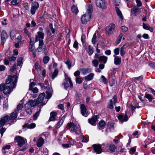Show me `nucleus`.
I'll return each mask as SVG.
<instances>
[{
  "mask_svg": "<svg viewBox=\"0 0 155 155\" xmlns=\"http://www.w3.org/2000/svg\"><path fill=\"white\" fill-rule=\"evenodd\" d=\"M23 108V106L22 104H19L18 105L16 108L17 110H15L10 115V124H13L16 121L17 115V111L21 110Z\"/></svg>",
  "mask_w": 155,
  "mask_h": 155,
  "instance_id": "obj_1",
  "label": "nucleus"
},
{
  "mask_svg": "<svg viewBox=\"0 0 155 155\" xmlns=\"http://www.w3.org/2000/svg\"><path fill=\"white\" fill-rule=\"evenodd\" d=\"M92 10H87V12L82 16L81 20L83 24L86 23L90 19Z\"/></svg>",
  "mask_w": 155,
  "mask_h": 155,
  "instance_id": "obj_2",
  "label": "nucleus"
},
{
  "mask_svg": "<svg viewBox=\"0 0 155 155\" xmlns=\"http://www.w3.org/2000/svg\"><path fill=\"white\" fill-rule=\"evenodd\" d=\"M22 39L21 35H19L15 38V40L13 42V47L15 48H19L21 43L24 42V40H22Z\"/></svg>",
  "mask_w": 155,
  "mask_h": 155,
  "instance_id": "obj_3",
  "label": "nucleus"
},
{
  "mask_svg": "<svg viewBox=\"0 0 155 155\" xmlns=\"http://www.w3.org/2000/svg\"><path fill=\"white\" fill-rule=\"evenodd\" d=\"M34 38H31L30 41L29 45V48L30 51L32 52L33 55L34 57L36 56V50L35 49V47L34 45Z\"/></svg>",
  "mask_w": 155,
  "mask_h": 155,
  "instance_id": "obj_4",
  "label": "nucleus"
},
{
  "mask_svg": "<svg viewBox=\"0 0 155 155\" xmlns=\"http://www.w3.org/2000/svg\"><path fill=\"white\" fill-rule=\"evenodd\" d=\"M17 79L18 77L17 75H14L12 77H10V92L12 91V89L15 87Z\"/></svg>",
  "mask_w": 155,
  "mask_h": 155,
  "instance_id": "obj_5",
  "label": "nucleus"
},
{
  "mask_svg": "<svg viewBox=\"0 0 155 155\" xmlns=\"http://www.w3.org/2000/svg\"><path fill=\"white\" fill-rule=\"evenodd\" d=\"M0 91H3L5 94H8L10 93V87L9 86H6L5 83H2L0 84Z\"/></svg>",
  "mask_w": 155,
  "mask_h": 155,
  "instance_id": "obj_6",
  "label": "nucleus"
},
{
  "mask_svg": "<svg viewBox=\"0 0 155 155\" xmlns=\"http://www.w3.org/2000/svg\"><path fill=\"white\" fill-rule=\"evenodd\" d=\"M115 25L113 23L110 24L106 28V32L109 35L112 34L115 31Z\"/></svg>",
  "mask_w": 155,
  "mask_h": 155,
  "instance_id": "obj_7",
  "label": "nucleus"
},
{
  "mask_svg": "<svg viewBox=\"0 0 155 155\" xmlns=\"http://www.w3.org/2000/svg\"><path fill=\"white\" fill-rule=\"evenodd\" d=\"M46 137L45 135L43 134H41L39 135L37 142V145L38 147H41L44 142V137Z\"/></svg>",
  "mask_w": 155,
  "mask_h": 155,
  "instance_id": "obj_8",
  "label": "nucleus"
},
{
  "mask_svg": "<svg viewBox=\"0 0 155 155\" xmlns=\"http://www.w3.org/2000/svg\"><path fill=\"white\" fill-rule=\"evenodd\" d=\"M68 82L70 84V87H72L73 85L71 78L65 75V82L63 83V84L64 85V87L65 89L67 88L69 86Z\"/></svg>",
  "mask_w": 155,
  "mask_h": 155,
  "instance_id": "obj_9",
  "label": "nucleus"
},
{
  "mask_svg": "<svg viewBox=\"0 0 155 155\" xmlns=\"http://www.w3.org/2000/svg\"><path fill=\"white\" fill-rule=\"evenodd\" d=\"M46 49L45 45L44 44L43 40L39 42V46L37 48L38 52L42 53L44 52Z\"/></svg>",
  "mask_w": 155,
  "mask_h": 155,
  "instance_id": "obj_10",
  "label": "nucleus"
},
{
  "mask_svg": "<svg viewBox=\"0 0 155 155\" xmlns=\"http://www.w3.org/2000/svg\"><path fill=\"white\" fill-rule=\"evenodd\" d=\"M93 146L94 150L96 152L97 154H100L103 152L102 149H103L104 147H101L100 144H94Z\"/></svg>",
  "mask_w": 155,
  "mask_h": 155,
  "instance_id": "obj_11",
  "label": "nucleus"
},
{
  "mask_svg": "<svg viewBox=\"0 0 155 155\" xmlns=\"http://www.w3.org/2000/svg\"><path fill=\"white\" fill-rule=\"evenodd\" d=\"M15 141L18 143V146L21 147L25 143V141L23 138L20 136H17L15 138Z\"/></svg>",
  "mask_w": 155,
  "mask_h": 155,
  "instance_id": "obj_12",
  "label": "nucleus"
},
{
  "mask_svg": "<svg viewBox=\"0 0 155 155\" xmlns=\"http://www.w3.org/2000/svg\"><path fill=\"white\" fill-rule=\"evenodd\" d=\"M68 126L70 128H71V131L77 133L80 131L79 126H76L73 123H71L68 124Z\"/></svg>",
  "mask_w": 155,
  "mask_h": 155,
  "instance_id": "obj_13",
  "label": "nucleus"
},
{
  "mask_svg": "<svg viewBox=\"0 0 155 155\" xmlns=\"http://www.w3.org/2000/svg\"><path fill=\"white\" fill-rule=\"evenodd\" d=\"M96 4L97 7L102 9H105L106 8V4L102 0H96Z\"/></svg>",
  "mask_w": 155,
  "mask_h": 155,
  "instance_id": "obj_14",
  "label": "nucleus"
},
{
  "mask_svg": "<svg viewBox=\"0 0 155 155\" xmlns=\"http://www.w3.org/2000/svg\"><path fill=\"white\" fill-rule=\"evenodd\" d=\"M80 109L81 114L85 117H87L88 115V112L84 104H81L80 105Z\"/></svg>",
  "mask_w": 155,
  "mask_h": 155,
  "instance_id": "obj_15",
  "label": "nucleus"
},
{
  "mask_svg": "<svg viewBox=\"0 0 155 155\" xmlns=\"http://www.w3.org/2000/svg\"><path fill=\"white\" fill-rule=\"evenodd\" d=\"M44 34L43 33L38 31L36 35L35 41L37 42L41 40H43L42 39L44 38Z\"/></svg>",
  "mask_w": 155,
  "mask_h": 155,
  "instance_id": "obj_16",
  "label": "nucleus"
},
{
  "mask_svg": "<svg viewBox=\"0 0 155 155\" xmlns=\"http://www.w3.org/2000/svg\"><path fill=\"white\" fill-rule=\"evenodd\" d=\"M9 116L8 115L5 116L0 120V127L3 126L7 121L9 118Z\"/></svg>",
  "mask_w": 155,
  "mask_h": 155,
  "instance_id": "obj_17",
  "label": "nucleus"
},
{
  "mask_svg": "<svg viewBox=\"0 0 155 155\" xmlns=\"http://www.w3.org/2000/svg\"><path fill=\"white\" fill-rule=\"evenodd\" d=\"M114 58V64L117 65H118L120 64L121 63V59L120 57L116 56L115 55H113Z\"/></svg>",
  "mask_w": 155,
  "mask_h": 155,
  "instance_id": "obj_18",
  "label": "nucleus"
},
{
  "mask_svg": "<svg viewBox=\"0 0 155 155\" xmlns=\"http://www.w3.org/2000/svg\"><path fill=\"white\" fill-rule=\"evenodd\" d=\"M39 104L36 100H30L27 103V104L31 107H34Z\"/></svg>",
  "mask_w": 155,
  "mask_h": 155,
  "instance_id": "obj_19",
  "label": "nucleus"
},
{
  "mask_svg": "<svg viewBox=\"0 0 155 155\" xmlns=\"http://www.w3.org/2000/svg\"><path fill=\"white\" fill-rule=\"evenodd\" d=\"M45 96V94L44 93H41L39 95L36 100L38 103H41L43 101Z\"/></svg>",
  "mask_w": 155,
  "mask_h": 155,
  "instance_id": "obj_20",
  "label": "nucleus"
},
{
  "mask_svg": "<svg viewBox=\"0 0 155 155\" xmlns=\"http://www.w3.org/2000/svg\"><path fill=\"white\" fill-rule=\"evenodd\" d=\"M52 91V90L51 87H49L47 89V91H46V93L47 94V96H46L45 98L47 99H49L52 96L51 92Z\"/></svg>",
  "mask_w": 155,
  "mask_h": 155,
  "instance_id": "obj_21",
  "label": "nucleus"
},
{
  "mask_svg": "<svg viewBox=\"0 0 155 155\" xmlns=\"http://www.w3.org/2000/svg\"><path fill=\"white\" fill-rule=\"evenodd\" d=\"M97 116L95 115L93 116L91 118L88 119V122L91 125H94L95 123L97 121Z\"/></svg>",
  "mask_w": 155,
  "mask_h": 155,
  "instance_id": "obj_22",
  "label": "nucleus"
},
{
  "mask_svg": "<svg viewBox=\"0 0 155 155\" xmlns=\"http://www.w3.org/2000/svg\"><path fill=\"white\" fill-rule=\"evenodd\" d=\"M81 71L84 75H86L89 73L91 72L92 70L90 68H83L81 69Z\"/></svg>",
  "mask_w": 155,
  "mask_h": 155,
  "instance_id": "obj_23",
  "label": "nucleus"
},
{
  "mask_svg": "<svg viewBox=\"0 0 155 155\" xmlns=\"http://www.w3.org/2000/svg\"><path fill=\"white\" fill-rule=\"evenodd\" d=\"M143 27L144 29L148 30L151 32H152L153 31L152 27H150L148 24L144 23H143Z\"/></svg>",
  "mask_w": 155,
  "mask_h": 155,
  "instance_id": "obj_24",
  "label": "nucleus"
},
{
  "mask_svg": "<svg viewBox=\"0 0 155 155\" xmlns=\"http://www.w3.org/2000/svg\"><path fill=\"white\" fill-rule=\"evenodd\" d=\"M57 114L56 112H52L50 113V117L49 120L51 121L55 120V117Z\"/></svg>",
  "mask_w": 155,
  "mask_h": 155,
  "instance_id": "obj_25",
  "label": "nucleus"
},
{
  "mask_svg": "<svg viewBox=\"0 0 155 155\" xmlns=\"http://www.w3.org/2000/svg\"><path fill=\"white\" fill-rule=\"evenodd\" d=\"M65 118V116H64L62 117L61 120L58 123L56 126V127L57 128H59L60 126L63 124Z\"/></svg>",
  "mask_w": 155,
  "mask_h": 155,
  "instance_id": "obj_26",
  "label": "nucleus"
},
{
  "mask_svg": "<svg viewBox=\"0 0 155 155\" xmlns=\"http://www.w3.org/2000/svg\"><path fill=\"white\" fill-rule=\"evenodd\" d=\"M94 74L93 73H90L84 78L86 81H90L92 80L94 77Z\"/></svg>",
  "mask_w": 155,
  "mask_h": 155,
  "instance_id": "obj_27",
  "label": "nucleus"
},
{
  "mask_svg": "<svg viewBox=\"0 0 155 155\" xmlns=\"http://www.w3.org/2000/svg\"><path fill=\"white\" fill-rule=\"evenodd\" d=\"M107 59V57L104 56H101L99 58V60L103 62L104 63H106Z\"/></svg>",
  "mask_w": 155,
  "mask_h": 155,
  "instance_id": "obj_28",
  "label": "nucleus"
},
{
  "mask_svg": "<svg viewBox=\"0 0 155 155\" xmlns=\"http://www.w3.org/2000/svg\"><path fill=\"white\" fill-rule=\"evenodd\" d=\"M39 7V4L38 2H34L32 4L31 6V10H35L37 9Z\"/></svg>",
  "mask_w": 155,
  "mask_h": 155,
  "instance_id": "obj_29",
  "label": "nucleus"
},
{
  "mask_svg": "<svg viewBox=\"0 0 155 155\" xmlns=\"http://www.w3.org/2000/svg\"><path fill=\"white\" fill-rule=\"evenodd\" d=\"M16 32L14 30H12L10 32V38L13 40L16 36Z\"/></svg>",
  "mask_w": 155,
  "mask_h": 155,
  "instance_id": "obj_30",
  "label": "nucleus"
},
{
  "mask_svg": "<svg viewBox=\"0 0 155 155\" xmlns=\"http://www.w3.org/2000/svg\"><path fill=\"white\" fill-rule=\"evenodd\" d=\"M105 123L104 121H100L99 123V128L100 130L102 129L105 126Z\"/></svg>",
  "mask_w": 155,
  "mask_h": 155,
  "instance_id": "obj_31",
  "label": "nucleus"
},
{
  "mask_svg": "<svg viewBox=\"0 0 155 155\" xmlns=\"http://www.w3.org/2000/svg\"><path fill=\"white\" fill-rule=\"evenodd\" d=\"M125 44L124 45L120 48V54L121 56H124L125 54V52L124 49L125 48Z\"/></svg>",
  "mask_w": 155,
  "mask_h": 155,
  "instance_id": "obj_32",
  "label": "nucleus"
},
{
  "mask_svg": "<svg viewBox=\"0 0 155 155\" xmlns=\"http://www.w3.org/2000/svg\"><path fill=\"white\" fill-rule=\"evenodd\" d=\"M115 5L116 6L115 8L116 10H119V5L120 3V0H114Z\"/></svg>",
  "mask_w": 155,
  "mask_h": 155,
  "instance_id": "obj_33",
  "label": "nucleus"
},
{
  "mask_svg": "<svg viewBox=\"0 0 155 155\" xmlns=\"http://www.w3.org/2000/svg\"><path fill=\"white\" fill-rule=\"evenodd\" d=\"M123 35V34L122 33H121L120 34L118 39L115 42L116 44H118L121 41Z\"/></svg>",
  "mask_w": 155,
  "mask_h": 155,
  "instance_id": "obj_34",
  "label": "nucleus"
},
{
  "mask_svg": "<svg viewBox=\"0 0 155 155\" xmlns=\"http://www.w3.org/2000/svg\"><path fill=\"white\" fill-rule=\"evenodd\" d=\"M41 110V109H40L39 111H38L36 113H35V114H34L33 116V120H36L37 119L38 117L39 116L40 114Z\"/></svg>",
  "mask_w": 155,
  "mask_h": 155,
  "instance_id": "obj_35",
  "label": "nucleus"
},
{
  "mask_svg": "<svg viewBox=\"0 0 155 155\" xmlns=\"http://www.w3.org/2000/svg\"><path fill=\"white\" fill-rule=\"evenodd\" d=\"M100 81L101 82L104 84H106L107 83V79L103 75L101 76V78L100 79Z\"/></svg>",
  "mask_w": 155,
  "mask_h": 155,
  "instance_id": "obj_36",
  "label": "nucleus"
},
{
  "mask_svg": "<svg viewBox=\"0 0 155 155\" xmlns=\"http://www.w3.org/2000/svg\"><path fill=\"white\" fill-rule=\"evenodd\" d=\"M58 73V70L57 69H55L52 76V78L53 79H54V78L57 77Z\"/></svg>",
  "mask_w": 155,
  "mask_h": 155,
  "instance_id": "obj_37",
  "label": "nucleus"
},
{
  "mask_svg": "<svg viewBox=\"0 0 155 155\" xmlns=\"http://www.w3.org/2000/svg\"><path fill=\"white\" fill-rule=\"evenodd\" d=\"M10 149V146L9 145H6L5 147H4L2 148V150H4L3 151L4 154H5L7 152H8V151H7L6 150H8Z\"/></svg>",
  "mask_w": 155,
  "mask_h": 155,
  "instance_id": "obj_38",
  "label": "nucleus"
},
{
  "mask_svg": "<svg viewBox=\"0 0 155 155\" xmlns=\"http://www.w3.org/2000/svg\"><path fill=\"white\" fill-rule=\"evenodd\" d=\"M116 149L115 146L114 145H111L109 146V150L111 152H114Z\"/></svg>",
  "mask_w": 155,
  "mask_h": 155,
  "instance_id": "obj_39",
  "label": "nucleus"
},
{
  "mask_svg": "<svg viewBox=\"0 0 155 155\" xmlns=\"http://www.w3.org/2000/svg\"><path fill=\"white\" fill-rule=\"evenodd\" d=\"M117 13V15L119 16V18L121 20H122L123 19V16L122 15V13L120 11V10H116Z\"/></svg>",
  "mask_w": 155,
  "mask_h": 155,
  "instance_id": "obj_40",
  "label": "nucleus"
},
{
  "mask_svg": "<svg viewBox=\"0 0 155 155\" xmlns=\"http://www.w3.org/2000/svg\"><path fill=\"white\" fill-rule=\"evenodd\" d=\"M120 29L122 32H125L128 30V28L125 26H123L120 27Z\"/></svg>",
  "mask_w": 155,
  "mask_h": 155,
  "instance_id": "obj_41",
  "label": "nucleus"
},
{
  "mask_svg": "<svg viewBox=\"0 0 155 155\" xmlns=\"http://www.w3.org/2000/svg\"><path fill=\"white\" fill-rule=\"evenodd\" d=\"M107 108L110 109H112L113 108V102L112 100H110L109 101V103L107 106Z\"/></svg>",
  "mask_w": 155,
  "mask_h": 155,
  "instance_id": "obj_42",
  "label": "nucleus"
},
{
  "mask_svg": "<svg viewBox=\"0 0 155 155\" xmlns=\"http://www.w3.org/2000/svg\"><path fill=\"white\" fill-rule=\"evenodd\" d=\"M49 60V58L48 56H45L43 59V61L44 64L47 63Z\"/></svg>",
  "mask_w": 155,
  "mask_h": 155,
  "instance_id": "obj_43",
  "label": "nucleus"
},
{
  "mask_svg": "<svg viewBox=\"0 0 155 155\" xmlns=\"http://www.w3.org/2000/svg\"><path fill=\"white\" fill-rule=\"evenodd\" d=\"M96 33L95 32L94 34L93 38L92 39V43L93 44H95L96 42Z\"/></svg>",
  "mask_w": 155,
  "mask_h": 155,
  "instance_id": "obj_44",
  "label": "nucleus"
},
{
  "mask_svg": "<svg viewBox=\"0 0 155 155\" xmlns=\"http://www.w3.org/2000/svg\"><path fill=\"white\" fill-rule=\"evenodd\" d=\"M92 63L93 64L94 66L95 67H97L98 65V61L96 59H94L92 61Z\"/></svg>",
  "mask_w": 155,
  "mask_h": 155,
  "instance_id": "obj_45",
  "label": "nucleus"
},
{
  "mask_svg": "<svg viewBox=\"0 0 155 155\" xmlns=\"http://www.w3.org/2000/svg\"><path fill=\"white\" fill-rule=\"evenodd\" d=\"M65 64L67 65L68 69H70L71 67V63L70 61L68 59Z\"/></svg>",
  "mask_w": 155,
  "mask_h": 155,
  "instance_id": "obj_46",
  "label": "nucleus"
},
{
  "mask_svg": "<svg viewBox=\"0 0 155 155\" xmlns=\"http://www.w3.org/2000/svg\"><path fill=\"white\" fill-rule=\"evenodd\" d=\"M22 58L21 57L19 58L17 60V65H20L22 63Z\"/></svg>",
  "mask_w": 155,
  "mask_h": 155,
  "instance_id": "obj_47",
  "label": "nucleus"
},
{
  "mask_svg": "<svg viewBox=\"0 0 155 155\" xmlns=\"http://www.w3.org/2000/svg\"><path fill=\"white\" fill-rule=\"evenodd\" d=\"M88 49L89 51L88 52V54L90 55L92 54L93 52V48L91 46H89L88 47Z\"/></svg>",
  "mask_w": 155,
  "mask_h": 155,
  "instance_id": "obj_48",
  "label": "nucleus"
},
{
  "mask_svg": "<svg viewBox=\"0 0 155 155\" xmlns=\"http://www.w3.org/2000/svg\"><path fill=\"white\" fill-rule=\"evenodd\" d=\"M2 38H5L7 37V35L6 33L4 31H3L1 35Z\"/></svg>",
  "mask_w": 155,
  "mask_h": 155,
  "instance_id": "obj_49",
  "label": "nucleus"
},
{
  "mask_svg": "<svg viewBox=\"0 0 155 155\" xmlns=\"http://www.w3.org/2000/svg\"><path fill=\"white\" fill-rule=\"evenodd\" d=\"M128 119V117L127 115L125 114L124 116L123 120H121V123H123L124 121H126Z\"/></svg>",
  "mask_w": 155,
  "mask_h": 155,
  "instance_id": "obj_50",
  "label": "nucleus"
},
{
  "mask_svg": "<svg viewBox=\"0 0 155 155\" xmlns=\"http://www.w3.org/2000/svg\"><path fill=\"white\" fill-rule=\"evenodd\" d=\"M10 83V75H8L7 78L6 79L5 81V84L6 85L9 84Z\"/></svg>",
  "mask_w": 155,
  "mask_h": 155,
  "instance_id": "obj_51",
  "label": "nucleus"
},
{
  "mask_svg": "<svg viewBox=\"0 0 155 155\" xmlns=\"http://www.w3.org/2000/svg\"><path fill=\"white\" fill-rule=\"evenodd\" d=\"M114 53L115 54L117 55L119 54L120 52V49L119 48H116L114 50Z\"/></svg>",
  "mask_w": 155,
  "mask_h": 155,
  "instance_id": "obj_52",
  "label": "nucleus"
},
{
  "mask_svg": "<svg viewBox=\"0 0 155 155\" xmlns=\"http://www.w3.org/2000/svg\"><path fill=\"white\" fill-rule=\"evenodd\" d=\"M146 97L150 101L152 100L153 99V98L149 94H146L145 95Z\"/></svg>",
  "mask_w": 155,
  "mask_h": 155,
  "instance_id": "obj_53",
  "label": "nucleus"
},
{
  "mask_svg": "<svg viewBox=\"0 0 155 155\" xmlns=\"http://www.w3.org/2000/svg\"><path fill=\"white\" fill-rule=\"evenodd\" d=\"M36 124L34 123H32L30 124L29 125L28 128L30 129H32L35 127Z\"/></svg>",
  "mask_w": 155,
  "mask_h": 155,
  "instance_id": "obj_54",
  "label": "nucleus"
},
{
  "mask_svg": "<svg viewBox=\"0 0 155 155\" xmlns=\"http://www.w3.org/2000/svg\"><path fill=\"white\" fill-rule=\"evenodd\" d=\"M136 2L137 6L140 7L142 5V4L140 0H136Z\"/></svg>",
  "mask_w": 155,
  "mask_h": 155,
  "instance_id": "obj_55",
  "label": "nucleus"
},
{
  "mask_svg": "<svg viewBox=\"0 0 155 155\" xmlns=\"http://www.w3.org/2000/svg\"><path fill=\"white\" fill-rule=\"evenodd\" d=\"M13 54L14 55L16 56L18 55V51L17 49H14L13 51Z\"/></svg>",
  "mask_w": 155,
  "mask_h": 155,
  "instance_id": "obj_56",
  "label": "nucleus"
},
{
  "mask_svg": "<svg viewBox=\"0 0 155 155\" xmlns=\"http://www.w3.org/2000/svg\"><path fill=\"white\" fill-rule=\"evenodd\" d=\"M35 85V84L34 83V82H31L29 84V90H31L33 88V87H34Z\"/></svg>",
  "mask_w": 155,
  "mask_h": 155,
  "instance_id": "obj_57",
  "label": "nucleus"
},
{
  "mask_svg": "<svg viewBox=\"0 0 155 155\" xmlns=\"http://www.w3.org/2000/svg\"><path fill=\"white\" fill-rule=\"evenodd\" d=\"M5 128L2 127L0 130V133L1 134V136L3 135V133L5 132Z\"/></svg>",
  "mask_w": 155,
  "mask_h": 155,
  "instance_id": "obj_58",
  "label": "nucleus"
},
{
  "mask_svg": "<svg viewBox=\"0 0 155 155\" xmlns=\"http://www.w3.org/2000/svg\"><path fill=\"white\" fill-rule=\"evenodd\" d=\"M113 99L114 100V104L115 106H116V103L117 102V96L116 95H114L113 97Z\"/></svg>",
  "mask_w": 155,
  "mask_h": 155,
  "instance_id": "obj_59",
  "label": "nucleus"
},
{
  "mask_svg": "<svg viewBox=\"0 0 155 155\" xmlns=\"http://www.w3.org/2000/svg\"><path fill=\"white\" fill-rule=\"evenodd\" d=\"M11 4L13 5H17L18 4V0H13L11 2Z\"/></svg>",
  "mask_w": 155,
  "mask_h": 155,
  "instance_id": "obj_60",
  "label": "nucleus"
},
{
  "mask_svg": "<svg viewBox=\"0 0 155 155\" xmlns=\"http://www.w3.org/2000/svg\"><path fill=\"white\" fill-rule=\"evenodd\" d=\"M76 81L77 83H78L79 84H80L82 82V81L81 79L78 77H77L76 78Z\"/></svg>",
  "mask_w": 155,
  "mask_h": 155,
  "instance_id": "obj_61",
  "label": "nucleus"
},
{
  "mask_svg": "<svg viewBox=\"0 0 155 155\" xmlns=\"http://www.w3.org/2000/svg\"><path fill=\"white\" fill-rule=\"evenodd\" d=\"M16 58V56H12L10 57V62H13L14 61Z\"/></svg>",
  "mask_w": 155,
  "mask_h": 155,
  "instance_id": "obj_62",
  "label": "nucleus"
},
{
  "mask_svg": "<svg viewBox=\"0 0 155 155\" xmlns=\"http://www.w3.org/2000/svg\"><path fill=\"white\" fill-rule=\"evenodd\" d=\"M73 47L76 49H77L78 47V43L77 41H75L73 44Z\"/></svg>",
  "mask_w": 155,
  "mask_h": 155,
  "instance_id": "obj_63",
  "label": "nucleus"
},
{
  "mask_svg": "<svg viewBox=\"0 0 155 155\" xmlns=\"http://www.w3.org/2000/svg\"><path fill=\"white\" fill-rule=\"evenodd\" d=\"M25 111L27 114H31V110L30 109H26L25 110Z\"/></svg>",
  "mask_w": 155,
  "mask_h": 155,
  "instance_id": "obj_64",
  "label": "nucleus"
}]
</instances>
